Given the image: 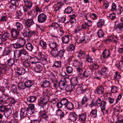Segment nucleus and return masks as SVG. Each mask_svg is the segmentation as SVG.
<instances>
[{"mask_svg":"<svg viewBox=\"0 0 123 123\" xmlns=\"http://www.w3.org/2000/svg\"><path fill=\"white\" fill-rule=\"evenodd\" d=\"M27 115V111L26 109L23 108H22L21 109L20 113V116L21 118L22 119L24 118Z\"/></svg>","mask_w":123,"mask_h":123,"instance_id":"nucleus-20","label":"nucleus"},{"mask_svg":"<svg viewBox=\"0 0 123 123\" xmlns=\"http://www.w3.org/2000/svg\"><path fill=\"white\" fill-rule=\"evenodd\" d=\"M37 98L36 96H30L28 97L27 98V101L30 102H33L35 101Z\"/></svg>","mask_w":123,"mask_h":123,"instance_id":"nucleus-30","label":"nucleus"},{"mask_svg":"<svg viewBox=\"0 0 123 123\" xmlns=\"http://www.w3.org/2000/svg\"><path fill=\"white\" fill-rule=\"evenodd\" d=\"M18 42L22 48L26 43V41L24 38L20 39Z\"/></svg>","mask_w":123,"mask_h":123,"instance_id":"nucleus-43","label":"nucleus"},{"mask_svg":"<svg viewBox=\"0 0 123 123\" xmlns=\"http://www.w3.org/2000/svg\"><path fill=\"white\" fill-rule=\"evenodd\" d=\"M28 15V18L34 19L37 15V14L35 12L34 9H32L27 13Z\"/></svg>","mask_w":123,"mask_h":123,"instance_id":"nucleus-11","label":"nucleus"},{"mask_svg":"<svg viewBox=\"0 0 123 123\" xmlns=\"http://www.w3.org/2000/svg\"><path fill=\"white\" fill-rule=\"evenodd\" d=\"M75 67L80 66L83 67V62L81 60H74L73 63Z\"/></svg>","mask_w":123,"mask_h":123,"instance_id":"nucleus-25","label":"nucleus"},{"mask_svg":"<svg viewBox=\"0 0 123 123\" xmlns=\"http://www.w3.org/2000/svg\"><path fill=\"white\" fill-rule=\"evenodd\" d=\"M49 91L47 90L46 92H44L43 93V97L41 98L38 101V104L41 106V109H48V106L47 103L49 101V94L48 93Z\"/></svg>","mask_w":123,"mask_h":123,"instance_id":"nucleus-1","label":"nucleus"},{"mask_svg":"<svg viewBox=\"0 0 123 123\" xmlns=\"http://www.w3.org/2000/svg\"><path fill=\"white\" fill-rule=\"evenodd\" d=\"M106 102L105 101H103L102 103L99 106H100L101 110L105 109Z\"/></svg>","mask_w":123,"mask_h":123,"instance_id":"nucleus-63","label":"nucleus"},{"mask_svg":"<svg viewBox=\"0 0 123 123\" xmlns=\"http://www.w3.org/2000/svg\"><path fill=\"white\" fill-rule=\"evenodd\" d=\"M89 100V98L86 95H85L83 97L81 103L79 105L81 107H86L87 105L85 103Z\"/></svg>","mask_w":123,"mask_h":123,"instance_id":"nucleus-6","label":"nucleus"},{"mask_svg":"<svg viewBox=\"0 0 123 123\" xmlns=\"http://www.w3.org/2000/svg\"><path fill=\"white\" fill-rule=\"evenodd\" d=\"M121 76L120 73L117 71L116 72L114 75V78L115 80H118L121 78Z\"/></svg>","mask_w":123,"mask_h":123,"instance_id":"nucleus-46","label":"nucleus"},{"mask_svg":"<svg viewBox=\"0 0 123 123\" xmlns=\"http://www.w3.org/2000/svg\"><path fill=\"white\" fill-rule=\"evenodd\" d=\"M83 74L84 77L86 78H87L89 77L90 76V72L88 70L84 72Z\"/></svg>","mask_w":123,"mask_h":123,"instance_id":"nucleus-53","label":"nucleus"},{"mask_svg":"<svg viewBox=\"0 0 123 123\" xmlns=\"http://www.w3.org/2000/svg\"><path fill=\"white\" fill-rule=\"evenodd\" d=\"M6 70V65L4 64H2L0 62V76L1 73H5Z\"/></svg>","mask_w":123,"mask_h":123,"instance_id":"nucleus-17","label":"nucleus"},{"mask_svg":"<svg viewBox=\"0 0 123 123\" xmlns=\"http://www.w3.org/2000/svg\"><path fill=\"white\" fill-rule=\"evenodd\" d=\"M26 49L29 51L31 52L34 48L33 44L30 42H28L25 45Z\"/></svg>","mask_w":123,"mask_h":123,"instance_id":"nucleus-26","label":"nucleus"},{"mask_svg":"<svg viewBox=\"0 0 123 123\" xmlns=\"http://www.w3.org/2000/svg\"><path fill=\"white\" fill-rule=\"evenodd\" d=\"M104 23L105 22L104 20L100 19L99 20L97 23V26L98 27H101L104 25Z\"/></svg>","mask_w":123,"mask_h":123,"instance_id":"nucleus-50","label":"nucleus"},{"mask_svg":"<svg viewBox=\"0 0 123 123\" xmlns=\"http://www.w3.org/2000/svg\"><path fill=\"white\" fill-rule=\"evenodd\" d=\"M15 26L16 27V30L19 32L21 31L23 28V25L19 22H16L15 24Z\"/></svg>","mask_w":123,"mask_h":123,"instance_id":"nucleus-22","label":"nucleus"},{"mask_svg":"<svg viewBox=\"0 0 123 123\" xmlns=\"http://www.w3.org/2000/svg\"><path fill=\"white\" fill-rule=\"evenodd\" d=\"M11 36L15 39L19 38V32L14 28H12L11 31Z\"/></svg>","mask_w":123,"mask_h":123,"instance_id":"nucleus-4","label":"nucleus"},{"mask_svg":"<svg viewBox=\"0 0 123 123\" xmlns=\"http://www.w3.org/2000/svg\"><path fill=\"white\" fill-rule=\"evenodd\" d=\"M82 86V84H81L76 87V93L78 94L83 93L86 90V89H83Z\"/></svg>","mask_w":123,"mask_h":123,"instance_id":"nucleus-8","label":"nucleus"},{"mask_svg":"<svg viewBox=\"0 0 123 123\" xmlns=\"http://www.w3.org/2000/svg\"><path fill=\"white\" fill-rule=\"evenodd\" d=\"M90 115L91 117L93 118H96L97 115V110L95 109L92 110L91 112Z\"/></svg>","mask_w":123,"mask_h":123,"instance_id":"nucleus-38","label":"nucleus"},{"mask_svg":"<svg viewBox=\"0 0 123 123\" xmlns=\"http://www.w3.org/2000/svg\"><path fill=\"white\" fill-rule=\"evenodd\" d=\"M17 73L19 75H23L25 72V70L24 68L21 67L17 68Z\"/></svg>","mask_w":123,"mask_h":123,"instance_id":"nucleus-35","label":"nucleus"},{"mask_svg":"<svg viewBox=\"0 0 123 123\" xmlns=\"http://www.w3.org/2000/svg\"><path fill=\"white\" fill-rule=\"evenodd\" d=\"M76 87L74 85L71 84L68 86L66 90L68 92H70L72 91L74 88H76Z\"/></svg>","mask_w":123,"mask_h":123,"instance_id":"nucleus-49","label":"nucleus"},{"mask_svg":"<svg viewBox=\"0 0 123 123\" xmlns=\"http://www.w3.org/2000/svg\"><path fill=\"white\" fill-rule=\"evenodd\" d=\"M43 69L42 67L40 64H37L34 68L35 71L37 73H40Z\"/></svg>","mask_w":123,"mask_h":123,"instance_id":"nucleus-31","label":"nucleus"},{"mask_svg":"<svg viewBox=\"0 0 123 123\" xmlns=\"http://www.w3.org/2000/svg\"><path fill=\"white\" fill-rule=\"evenodd\" d=\"M33 19L28 18L25 23V26L29 27L32 25L34 23Z\"/></svg>","mask_w":123,"mask_h":123,"instance_id":"nucleus-21","label":"nucleus"},{"mask_svg":"<svg viewBox=\"0 0 123 123\" xmlns=\"http://www.w3.org/2000/svg\"><path fill=\"white\" fill-rule=\"evenodd\" d=\"M71 84L76 87L80 85L79 84L78 79L77 77H74L71 79Z\"/></svg>","mask_w":123,"mask_h":123,"instance_id":"nucleus-12","label":"nucleus"},{"mask_svg":"<svg viewBox=\"0 0 123 123\" xmlns=\"http://www.w3.org/2000/svg\"><path fill=\"white\" fill-rule=\"evenodd\" d=\"M105 89L102 85L99 86L96 90V92L99 94H102L103 93Z\"/></svg>","mask_w":123,"mask_h":123,"instance_id":"nucleus-16","label":"nucleus"},{"mask_svg":"<svg viewBox=\"0 0 123 123\" xmlns=\"http://www.w3.org/2000/svg\"><path fill=\"white\" fill-rule=\"evenodd\" d=\"M22 64L25 67L28 68L30 66V64L29 62L25 61L22 62Z\"/></svg>","mask_w":123,"mask_h":123,"instance_id":"nucleus-59","label":"nucleus"},{"mask_svg":"<svg viewBox=\"0 0 123 123\" xmlns=\"http://www.w3.org/2000/svg\"><path fill=\"white\" fill-rule=\"evenodd\" d=\"M24 6L31 8L32 7V3L31 2L28 0H24Z\"/></svg>","mask_w":123,"mask_h":123,"instance_id":"nucleus-42","label":"nucleus"},{"mask_svg":"<svg viewBox=\"0 0 123 123\" xmlns=\"http://www.w3.org/2000/svg\"><path fill=\"white\" fill-rule=\"evenodd\" d=\"M77 115L75 112L70 113L69 116V118L71 121L74 122L77 120Z\"/></svg>","mask_w":123,"mask_h":123,"instance_id":"nucleus-14","label":"nucleus"},{"mask_svg":"<svg viewBox=\"0 0 123 123\" xmlns=\"http://www.w3.org/2000/svg\"><path fill=\"white\" fill-rule=\"evenodd\" d=\"M47 18V15L45 14L42 13L38 15L37 21L39 23H43L46 21Z\"/></svg>","mask_w":123,"mask_h":123,"instance_id":"nucleus-3","label":"nucleus"},{"mask_svg":"<svg viewBox=\"0 0 123 123\" xmlns=\"http://www.w3.org/2000/svg\"><path fill=\"white\" fill-rule=\"evenodd\" d=\"M12 46L14 48L16 49L22 48L18 42L16 43L13 44Z\"/></svg>","mask_w":123,"mask_h":123,"instance_id":"nucleus-55","label":"nucleus"},{"mask_svg":"<svg viewBox=\"0 0 123 123\" xmlns=\"http://www.w3.org/2000/svg\"><path fill=\"white\" fill-rule=\"evenodd\" d=\"M116 12L118 14L123 16V8L120 6H118V8L116 11Z\"/></svg>","mask_w":123,"mask_h":123,"instance_id":"nucleus-48","label":"nucleus"},{"mask_svg":"<svg viewBox=\"0 0 123 123\" xmlns=\"http://www.w3.org/2000/svg\"><path fill=\"white\" fill-rule=\"evenodd\" d=\"M116 17V15L114 13L110 14L108 16V18L109 19H114Z\"/></svg>","mask_w":123,"mask_h":123,"instance_id":"nucleus-61","label":"nucleus"},{"mask_svg":"<svg viewBox=\"0 0 123 123\" xmlns=\"http://www.w3.org/2000/svg\"><path fill=\"white\" fill-rule=\"evenodd\" d=\"M111 54V53L108 49L105 50L102 53L103 56L104 58H108Z\"/></svg>","mask_w":123,"mask_h":123,"instance_id":"nucleus-18","label":"nucleus"},{"mask_svg":"<svg viewBox=\"0 0 123 123\" xmlns=\"http://www.w3.org/2000/svg\"><path fill=\"white\" fill-rule=\"evenodd\" d=\"M1 35L3 42L6 41V40L10 38V33L8 32H4L2 35Z\"/></svg>","mask_w":123,"mask_h":123,"instance_id":"nucleus-13","label":"nucleus"},{"mask_svg":"<svg viewBox=\"0 0 123 123\" xmlns=\"http://www.w3.org/2000/svg\"><path fill=\"white\" fill-rule=\"evenodd\" d=\"M79 116L80 120L82 121L83 122L85 121L86 118V116L85 114H82L79 115Z\"/></svg>","mask_w":123,"mask_h":123,"instance_id":"nucleus-45","label":"nucleus"},{"mask_svg":"<svg viewBox=\"0 0 123 123\" xmlns=\"http://www.w3.org/2000/svg\"><path fill=\"white\" fill-rule=\"evenodd\" d=\"M118 89V87L114 86L111 87V91L112 92L115 93L117 92Z\"/></svg>","mask_w":123,"mask_h":123,"instance_id":"nucleus-62","label":"nucleus"},{"mask_svg":"<svg viewBox=\"0 0 123 123\" xmlns=\"http://www.w3.org/2000/svg\"><path fill=\"white\" fill-rule=\"evenodd\" d=\"M121 23L117 25L115 24L114 28L116 30L118 31H123V17L120 18Z\"/></svg>","mask_w":123,"mask_h":123,"instance_id":"nucleus-5","label":"nucleus"},{"mask_svg":"<svg viewBox=\"0 0 123 123\" xmlns=\"http://www.w3.org/2000/svg\"><path fill=\"white\" fill-rule=\"evenodd\" d=\"M12 51V47L10 46H8L6 47L3 52V55L4 56L10 55Z\"/></svg>","mask_w":123,"mask_h":123,"instance_id":"nucleus-10","label":"nucleus"},{"mask_svg":"<svg viewBox=\"0 0 123 123\" xmlns=\"http://www.w3.org/2000/svg\"><path fill=\"white\" fill-rule=\"evenodd\" d=\"M26 88H29L33 85L32 81L31 80H28L25 81V83Z\"/></svg>","mask_w":123,"mask_h":123,"instance_id":"nucleus-40","label":"nucleus"},{"mask_svg":"<svg viewBox=\"0 0 123 123\" xmlns=\"http://www.w3.org/2000/svg\"><path fill=\"white\" fill-rule=\"evenodd\" d=\"M49 117V116H41L40 120L42 122L46 121H48V118Z\"/></svg>","mask_w":123,"mask_h":123,"instance_id":"nucleus-60","label":"nucleus"},{"mask_svg":"<svg viewBox=\"0 0 123 123\" xmlns=\"http://www.w3.org/2000/svg\"><path fill=\"white\" fill-rule=\"evenodd\" d=\"M50 83L49 81L45 80L41 84V86L42 87L46 88L50 86Z\"/></svg>","mask_w":123,"mask_h":123,"instance_id":"nucleus-19","label":"nucleus"},{"mask_svg":"<svg viewBox=\"0 0 123 123\" xmlns=\"http://www.w3.org/2000/svg\"><path fill=\"white\" fill-rule=\"evenodd\" d=\"M65 107H66L68 110H71L73 108L74 105L72 102H68Z\"/></svg>","mask_w":123,"mask_h":123,"instance_id":"nucleus-44","label":"nucleus"},{"mask_svg":"<svg viewBox=\"0 0 123 123\" xmlns=\"http://www.w3.org/2000/svg\"><path fill=\"white\" fill-rule=\"evenodd\" d=\"M10 2L12 5L18 7V6L19 4L18 1L17 0H11Z\"/></svg>","mask_w":123,"mask_h":123,"instance_id":"nucleus-54","label":"nucleus"},{"mask_svg":"<svg viewBox=\"0 0 123 123\" xmlns=\"http://www.w3.org/2000/svg\"><path fill=\"white\" fill-rule=\"evenodd\" d=\"M70 36L67 35L64 36L62 38V40L63 43L65 44L68 43L70 41Z\"/></svg>","mask_w":123,"mask_h":123,"instance_id":"nucleus-24","label":"nucleus"},{"mask_svg":"<svg viewBox=\"0 0 123 123\" xmlns=\"http://www.w3.org/2000/svg\"><path fill=\"white\" fill-rule=\"evenodd\" d=\"M39 44L44 49L47 47V44L43 40H41Z\"/></svg>","mask_w":123,"mask_h":123,"instance_id":"nucleus-52","label":"nucleus"},{"mask_svg":"<svg viewBox=\"0 0 123 123\" xmlns=\"http://www.w3.org/2000/svg\"><path fill=\"white\" fill-rule=\"evenodd\" d=\"M57 3L56 6L55 7L54 10L56 12H60L64 10L65 6L63 2H66L67 0H57Z\"/></svg>","mask_w":123,"mask_h":123,"instance_id":"nucleus-2","label":"nucleus"},{"mask_svg":"<svg viewBox=\"0 0 123 123\" xmlns=\"http://www.w3.org/2000/svg\"><path fill=\"white\" fill-rule=\"evenodd\" d=\"M58 48L52 49L50 52L51 55L54 57H57L58 53Z\"/></svg>","mask_w":123,"mask_h":123,"instance_id":"nucleus-37","label":"nucleus"},{"mask_svg":"<svg viewBox=\"0 0 123 123\" xmlns=\"http://www.w3.org/2000/svg\"><path fill=\"white\" fill-rule=\"evenodd\" d=\"M18 87L19 90L23 89L26 88L25 83L20 82L18 84Z\"/></svg>","mask_w":123,"mask_h":123,"instance_id":"nucleus-39","label":"nucleus"},{"mask_svg":"<svg viewBox=\"0 0 123 123\" xmlns=\"http://www.w3.org/2000/svg\"><path fill=\"white\" fill-rule=\"evenodd\" d=\"M11 90L13 93H16L17 94L19 93V92H17V87L14 84H12L11 87Z\"/></svg>","mask_w":123,"mask_h":123,"instance_id":"nucleus-47","label":"nucleus"},{"mask_svg":"<svg viewBox=\"0 0 123 123\" xmlns=\"http://www.w3.org/2000/svg\"><path fill=\"white\" fill-rule=\"evenodd\" d=\"M116 65L119 69L123 68V57L122 56V59L120 61H117L116 62Z\"/></svg>","mask_w":123,"mask_h":123,"instance_id":"nucleus-27","label":"nucleus"},{"mask_svg":"<svg viewBox=\"0 0 123 123\" xmlns=\"http://www.w3.org/2000/svg\"><path fill=\"white\" fill-rule=\"evenodd\" d=\"M14 56L16 58H18L21 56L19 50L15 51L14 52Z\"/></svg>","mask_w":123,"mask_h":123,"instance_id":"nucleus-57","label":"nucleus"},{"mask_svg":"<svg viewBox=\"0 0 123 123\" xmlns=\"http://www.w3.org/2000/svg\"><path fill=\"white\" fill-rule=\"evenodd\" d=\"M64 11V13L67 14H69L73 12L74 10L73 8L71 6H68L65 9Z\"/></svg>","mask_w":123,"mask_h":123,"instance_id":"nucleus-32","label":"nucleus"},{"mask_svg":"<svg viewBox=\"0 0 123 123\" xmlns=\"http://www.w3.org/2000/svg\"><path fill=\"white\" fill-rule=\"evenodd\" d=\"M23 10L25 13L27 12V13L31 10V8L24 6L23 8Z\"/></svg>","mask_w":123,"mask_h":123,"instance_id":"nucleus-58","label":"nucleus"},{"mask_svg":"<svg viewBox=\"0 0 123 123\" xmlns=\"http://www.w3.org/2000/svg\"><path fill=\"white\" fill-rule=\"evenodd\" d=\"M59 84V88L61 90H63L66 85V83L64 81L61 80Z\"/></svg>","mask_w":123,"mask_h":123,"instance_id":"nucleus-33","label":"nucleus"},{"mask_svg":"<svg viewBox=\"0 0 123 123\" xmlns=\"http://www.w3.org/2000/svg\"><path fill=\"white\" fill-rule=\"evenodd\" d=\"M118 41V39L117 37L115 36H111L106 40V42H113L116 43H117Z\"/></svg>","mask_w":123,"mask_h":123,"instance_id":"nucleus-15","label":"nucleus"},{"mask_svg":"<svg viewBox=\"0 0 123 123\" xmlns=\"http://www.w3.org/2000/svg\"><path fill=\"white\" fill-rule=\"evenodd\" d=\"M66 71L68 74H70L72 73L73 71V68L70 66H68L66 68Z\"/></svg>","mask_w":123,"mask_h":123,"instance_id":"nucleus-56","label":"nucleus"},{"mask_svg":"<svg viewBox=\"0 0 123 123\" xmlns=\"http://www.w3.org/2000/svg\"><path fill=\"white\" fill-rule=\"evenodd\" d=\"M38 59L37 57L35 56L33 57H31L30 60V62L31 63L36 64L39 62Z\"/></svg>","mask_w":123,"mask_h":123,"instance_id":"nucleus-34","label":"nucleus"},{"mask_svg":"<svg viewBox=\"0 0 123 123\" xmlns=\"http://www.w3.org/2000/svg\"><path fill=\"white\" fill-rule=\"evenodd\" d=\"M15 59H10L7 61V64L9 66L11 67L13 65H16V63L15 62Z\"/></svg>","mask_w":123,"mask_h":123,"instance_id":"nucleus-29","label":"nucleus"},{"mask_svg":"<svg viewBox=\"0 0 123 123\" xmlns=\"http://www.w3.org/2000/svg\"><path fill=\"white\" fill-rule=\"evenodd\" d=\"M48 45L50 48L52 49H57L58 48V44L56 42L49 40L48 42Z\"/></svg>","mask_w":123,"mask_h":123,"instance_id":"nucleus-7","label":"nucleus"},{"mask_svg":"<svg viewBox=\"0 0 123 123\" xmlns=\"http://www.w3.org/2000/svg\"><path fill=\"white\" fill-rule=\"evenodd\" d=\"M51 26L54 28V29L58 28L60 26V25L56 22H53L51 25Z\"/></svg>","mask_w":123,"mask_h":123,"instance_id":"nucleus-64","label":"nucleus"},{"mask_svg":"<svg viewBox=\"0 0 123 123\" xmlns=\"http://www.w3.org/2000/svg\"><path fill=\"white\" fill-rule=\"evenodd\" d=\"M60 101L62 103V104L63 105V106H65V107L69 102L68 99L65 98H63L60 100Z\"/></svg>","mask_w":123,"mask_h":123,"instance_id":"nucleus-51","label":"nucleus"},{"mask_svg":"<svg viewBox=\"0 0 123 123\" xmlns=\"http://www.w3.org/2000/svg\"><path fill=\"white\" fill-rule=\"evenodd\" d=\"M30 30L28 27L24 28L22 32L24 37H29Z\"/></svg>","mask_w":123,"mask_h":123,"instance_id":"nucleus-9","label":"nucleus"},{"mask_svg":"<svg viewBox=\"0 0 123 123\" xmlns=\"http://www.w3.org/2000/svg\"><path fill=\"white\" fill-rule=\"evenodd\" d=\"M65 52V50L64 49H61L59 52L58 51L57 58H62L63 57Z\"/></svg>","mask_w":123,"mask_h":123,"instance_id":"nucleus-36","label":"nucleus"},{"mask_svg":"<svg viewBox=\"0 0 123 123\" xmlns=\"http://www.w3.org/2000/svg\"><path fill=\"white\" fill-rule=\"evenodd\" d=\"M56 114L57 115L60 116V119L63 118L65 115L64 112L60 109H58L56 111Z\"/></svg>","mask_w":123,"mask_h":123,"instance_id":"nucleus-28","label":"nucleus"},{"mask_svg":"<svg viewBox=\"0 0 123 123\" xmlns=\"http://www.w3.org/2000/svg\"><path fill=\"white\" fill-rule=\"evenodd\" d=\"M2 99L4 101V103L6 104L7 103V100L10 99L9 96V95H6L3 94L2 95Z\"/></svg>","mask_w":123,"mask_h":123,"instance_id":"nucleus-41","label":"nucleus"},{"mask_svg":"<svg viewBox=\"0 0 123 123\" xmlns=\"http://www.w3.org/2000/svg\"><path fill=\"white\" fill-rule=\"evenodd\" d=\"M90 38L88 36H86L80 40L79 42L82 43H86L89 42Z\"/></svg>","mask_w":123,"mask_h":123,"instance_id":"nucleus-23","label":"nucleus"}]
</instances>
